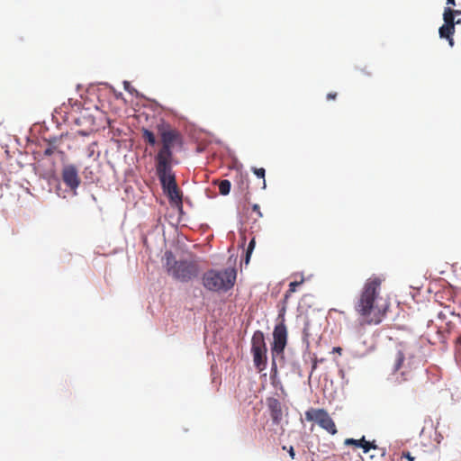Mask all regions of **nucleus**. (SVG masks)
Returning a JSON list of instances; mask_svg holds the SVG:
<instances>
[{"instance_id":"nucleus-1","label":"nucleus","mask_w":461,"mask_h":461,"mask_svg":"<svg viewBox=\"0 0 461 461\" xmlns=\"http://www.w3.org/2000/svg\"><path fill=\"white\" fill-rule=\"evenodd\" d=\"M383 279L372 276L365 282L359 298L355 303V311L359 316V324L377 325L382 322L388 309V303L380 296Z\"/></svg>"},{"instance_id":"nucleus-2","label":"nucleus","mask_w":461,"mask_h":461,"mask_svg":"<svg viewBox=\"0 0 461 461\" xmlns=\"http://www.w3.org/2000/svg\"><path fill=\"white\" fill-rule=\"evenodd\" d=\"M417 362L416 347L404 342L398 343L391 357V368L393 374L396 375V382L401 384L409 381Z\"/></svg>"},{"instance_id":"nucleus-3","label":"nucleus","mask_w":461,"mask_h":461,"mask_svg":"<svg viewBox=\"0 0 461 461\" xmlns=\"http://www.w3.org/2000/svg\"><path fill=\"white\" fill-rule=\"evenodd\" d=\"M237 272L235 268L229 267L222 270L209 269L202 276L203 287L211 292H228L236 282Z\"/></svg>"},{"instance_id":"nucleus-4","label":"nucleus","mask_w":461,"mask_h":461,"mask_svg":"<svg viewBox=\"0 0 461 461\" xmlns=\"http://www.w3.org/2000/svg\"><path fill=\"white\" fill-rule=\"evenodd\" d=\"M166 268L169 276L174 279L186 283L195 278L200 268L194 260H176L170 251L166 252Z\"/></svg>"},{"instance_id":"nucleus-5","label":"nucleus","mask_w":461,"mask_h":461,"mask_svg":"<svg viewBox=\"0 0 461 461\" xmlns=\"http://www.w3.org/2000/svg\"><path fill=\"white\" fill-rule=\"evenodd\" d=\"M161 148L155 157V161H173V148L182 145V136L178 131L169 125H158Z\"/></svg>"},{"instance_id":"nucleus-6","label":"nucleus","mask_w":461,"mask_h":461,"mask_svg":"<svg viewBox=\"0 0 461 461\" xmlns=\"http://www.w3.org/2000/svg\"><path fill=\"white\" fill-rule=\"evenodd\" d=\"M305 418L309 421H315L321 428L331 435H335L338 430L334 420L324 409H310L305 412Z\"/></svg>"},{"instance_id":"nucleus-7","label":"nucleus","mask_w":461,"mask_h":461,"mask_svg":"<svg viewBox=\"0 0 461 461\" xmlns=\"http://www.w3.org/2000/svg\"><path fill=\"white\" fill-rule=\"evenodd\" d=\"M172 164L173 161H156V172L163 190L177 185Z\"/></svg>"},{"instance_id":"nucleus-8","label":"nucleus","mask_w":461,"mask_h":461,"mask_svg":"<svg viewBox=\"0 0 461 461\" xmlns=\"http://www.w3.org/2000/svg\"><path fill=\"white\" fill-rule=\"evenodd\" d=\"M284 321L283 319L280 323L276 325L273 331L272 352L276 354H283L287 343V329Z\"/></svg>"},{"instance_id":"nucleus-9","label":"nucleus","mask_w":461,"mask_h":461,"mask_svg":"<svg viewBox=\"0 0 461 461\" xmlns=\"http://www.w3.org/2000/svg\"><path fill=\"white\" fill-rule=\"evenodd\" d=\"M346 446H354L355 447H360L363 449V453L367 455L371 450L376 451V454L380 456H384L385 455V450L384 448H379L375 441H367L366 440L365 436H363L360 439L354 438H346L344 441Z\"/></svg>"},{"instance_id":"nucleus-10","label":"nucleus","mask_w":461,"mask_h":461,"mask_svg":"<svg viewBox=\"0 0 461 461\" xmlns=\"http://www.w3.org/2000/svg\"><path fill=\"white\" fill-rule=\"evenodd\" d=\"M62 180L71 190H76L79 184L80 179L78 172L74 165H67L62 169Z\"/></svg>"},{"instance_id":"nucleus-11","label":"nucleus","mask_w":461,"mask_h":461,"mask_svg":"<svg viewBox=\"0 0 461 461\" xmlns=\"http://www.w3.org/2000/svg\"><path fill=\"white\" fill-rule=\"evenodd\" d=\"M267 407L269 409L273 423L278 425L283 418L282 403L276 398H268Z\"/></svg>"},{"instance_id":"nucleus-12","label":"nucleus","mask_w":461,"mask_h":461,"mask_svg":"<svg viewBox=\"0 0 461 461\" xmlns=\"http://www.w3.org/2000/svg\"><path fill=\"white\" fill-rule=\"evenodd\" d=\"M164 193L167 195L169 203L174 206H181L182 205V194L177 186L175 185L167 188V190H163Z\"/></svg>"},{"instance_id":"nucleus-13","label":"nucleus","mask_w":461,"mask_h":461,"mask_svg":"<svg viewBox=\"0 0 461 461\" xmlns=\"http://www.w3.org/2000/svg\"><path fill=\"white\" fill-rule=\"evenodd\" d=\"M267 350L265 336L261 330L254 332L251 339V351Z\"/></svg>"},{"instance_id":"nucleus-14","label":"nucleus","mask_w":461,"mask_h":461,"mask_svg":"<svg viewBox=\"0 0 461 461\" xmlns=\"http://www.w3.org/2000/svg\"><path fill=\"white\" fill-rule=\"evenodd\" d=\"M254 366L258 371H263L267 366V350L251 351Z\"/></svg>"},{"instance_id":"nucleus-15","label":"nucleus","mask_w":461,"mask_h":461,"mask_svg":"<svg viewBox=\"0 0 461 461\" xmlns=\"http://www.w3.org/2000/svg\"><path fill=\"white\" fill-rule=\"evenodd\" d=\"M455 14H461V11L452 10L450 7H446L443 14L444 24L455 27L456 23H460L461 20L455 22Z\"/></svg>"},{"instance_id":"nucleus-16","label":"nucleus","mask_w":461,"mask_h":461,"mask_svg":"<svg viewBox=\"0 0 461 461\" xmlns=\"http://www.w3.org/2000/svg\"><path fill=\"white\" fill-rule=\"evenodd\" d=\"M303 283V279H302L301 281H294V282H291L289 284V288L288 290L285 292V296H284V299H283V307H282V310L280 312V316H283L285 312V307H286V304H287V302H288V299L289 297L291 296V294L293 293H294L296 291V287L299 286L301 284Z\"/></svg>"},{"instance_id":"nucleus-17","label":"nucleus","mask_w":461,"mask_h":461,"mask_svg":"<svg viewBox=\"0 0 461 461\" xmlns=\"http://www.w3.org/2000/svg\"><path fill=\"white\" fill-rule=\"evenodd\" d=\"M438 32H439L440 38L447 39L449 41L450 46H453L454 41H453L452 36H453V34L455 32V27L454 26L443 24L439 28Z\"/></svg>"},{"instance_id":"nucleus-18","label":"nucleus","mask_w":461,"mask_h":461,"mask_svg":"<svg viewBox=\"0 0 461 461\" xmlns=\"http://www.w3.org/2000/svg\"><path fill=\"white\" fill-rule=\"evenodd\" d=\"M141 133L144 140L148 142L150 146H154L157 143L156 137L151 131L143 128L141 130Z\"/></svg>"},{"instance_id":"nucleus-19","label":"nucleus","mask_w":461,"mask_h":461,"mask_svg":"<svg viewBox=\"0 0 461 461\" xmlns=\"http://www.w3.org/2000/svg\"><path fill=\"white\" fill-rule=\"evenodd\" d=\"M230 182L229 180H221L219 184V191L222 195H227L230 191Z\"/></svg>"},{"instance_id":"nucleus-20","label":"nucleus","mask_w":461,"mask_h":461,"mask_svg":"<svg viewBox=\"0 0 461 461\" xmlns=\"http://www.w3.org/2000/svg\"><path fill=\"white\" fill-rule=\"evenodd\" d=\"M253 173L259 178H263V187H266V180H265V174L266 171L263 167H253L252 168Z\"/></svg>"},{"instance_id":"nucleus-21","label":"nucleus","mask_w":461,"mask_h":461,"mask_svg":"<svg viewBox=\"0 0 461 461\" xmlns=\"http://www.w3.org/2000/svg\"><path fill=\"white\" fill-rule=\"evenodd\" d=\"M255 247V240L252 239L248 246L247 253H246V262L248 263L249 260L250 254Z\"/></svg>"},{"instance_id":"nucleus-22","label":"nucleus","mask_w":461,"mask_h":461,"mask_svg":"<svg viewBox=\"0 0 461 461\" xmlns=\"http://www.w3.org/2000/svg\"><path fill=\"white\" fill-rule=\"evenodd\" d=\"M283 449H284V450H287V454H289L290 457H291L292 459H294L295 452H294V447H293L292 446H291V447H289L288 448H287V447H286V446H284V447H283Z\"/></svg>"},{"instance_id":"nucleus-23","label":"nucleus","mask_w":461,"mask_h":461,"mask_svg":"<svg viewBox=\"0 0 461 461\" xmlns=\"http://www.w3.org/2000/svg\"><path fill=\"white\" fill-rule=\"evenodd\" d=\"M252 212L257 214L258 218H261L263 216L258 204H254L252 206Z\"/></svg>"},{"instance_id":"nucleus-24","label":"nucleus","mask_w":461,"mask_h":461,"mask_svg":"<svg viewBox=\"0 0 461 461\" xmlns=\"http://www.w3.org/2000/svg\"><path fill=\"white\" fill-rule=\"evenodd\" d=\"M55 149H56V148H55V147H51V146H50V147L47 148V149L44 150V155H45V156H48V157H49V156H51V155L54 153Z\"/></svg>"},{"instance_id":"nucleus-25","label":"nucleus","mask_w":461,"mask_h":461,"mask_svg":"<svg viewBox=\"0 0 461 461\" xmlns=\"http://www.w3.org/2000/svg\"><path fill=\"white\" fill-rule=\"evenodd\" d=\"M92 174L93 172L90 170L88 167H86L84 170V175L86 178H91L92 179Z\"/></svg>"},{"instance_id":"nucleus-26","label":"nucleus","mask_w":461,"mask_h":461,"mask_svg":"<svg viewBox=\"0 0 461 461\" xmlns=\"http://www.w3.org/2000/svg\"><path fill=\"white\" fill-rule=\"evenodd\" d=\"M402 456L407 458L408 461H414V459H415L414 456H412L410 454V452H403Z\"/></svg>"},{"instance_id":"nucleus-27","label":"nucleus","mask_w":461,"mask_h":461,"mask_svg":"<svg viewBox=\"0 0 461 461\" xmlns=\"http://www.w3.org/2000/svg\"><path fill=\"white\" fill-rule=\"evenodd\" d=\"M337 97V93H329L326 96L327 100H335Z\"/></svg>"},{"instance_id":"nucleus-28","label":"nucleus","mask_w":461,"mask_h":461,"mask_svg":"<svg viewBox=\"0 0 461 461\" xmlns=\"http://www.w3.org/2000/svg\"><path fill=\"white\" fill-rule=\"evenodd\" d=\"M456 348L457 350H461V335L456 339Z\"/></svg>"},{"instance_id":"nucleus-29","label":"nucleus","mask_w":461,"mask_h":461,"mask_svg":"<svg viewBox=\"0 0 461 461\" xmlns=\"http://www.w3.org/2000/svg\"><path fill=\"white\" fill-rule=\"evenodd\" d=\"M332 352L338 353L339 355H341L342 348L340 347H334L332 349Z\"/></svg>"},{"instance_id":"nucleus-30","label":"nucleus","mask_w":461,"mask_h":461,"mask_svg":"<svg viewBox=\"0 0 461 461\" xmlns=\"http://www.w3.org/2000/svg\"><path fill=\"white\" fill-rule=\"evenodd\" d=\"M375 455V454H371L369 456H366V457H363V460L364 461H368V460H372L374 458Z\"/></svg>"},{"instance_id":"nucleus-31","label":"nucleus","mask_w":461,"mask_h":461,"mask_svg":"<svg viewBox=\"0 0 461 461\" xmlns=\"http://www.w3.org/2000/svg\"><path fill=\"white\" fill-rule=\"evenodd\" d=\"M451 314L457 319V321L461 323V315L460 314H455V312H451Z\"/></svg>"},{"instance_id":"nucleus-32","label":"nucleus","mask_w":461,"mask_h":461,"mask_svg":"<svg viewBox=\"0 0 461 461\" xmlns=\"http://www.w3.org/2000/svg\"><path fill=\"white\" fill-rule=\"evenodd\" d=\"M447 4L450 5H456L455 0H447Z\"/></svg>"},{"instance_id":"nucleus-33","label":"nucleus","mask_w":461,"mask_h":461,"mask_svg":"<svg viewBox=\"0 0 461 461\" xmlns=\"http://www.w3.org/2000/svg\"><path fill=\"white\" fill-rule=\"evenodd\" d=\"M362 71H363L366 75H367V76H370V75H371V73H370V72H366V71H365L364 69H362Z\"/></svg>"}]
</instances>
